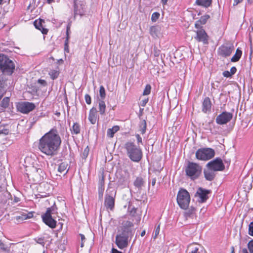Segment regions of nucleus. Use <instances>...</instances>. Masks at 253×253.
I'll list each match as a JSON object with an SVG mask.
<instances>
[{"instance_id": "680f3d73", "label": "nucleus", "mask_w": 253, "mask_h": 253, "mask_svg": "<svg viewBox=\"0 0 253 253\" xmlns=\"http://www.w3.org/2000/svg\"><path fill=\"white\" fill-rule=\"evenodd\" d=\"M236 71H237V69L234 66V67H231V68L230 69V73L232 76L236 73Z\"/></svg>"}, {"instance_id": "c85d7f7f", "label": "nucleus", "mask_w": 253, "mask_h": 253, "mask_svg": "<svg viewBox=\"0 0 253 253\" xmlns=\"http://www.w3.org/2000/svg\"><path fill=\"white\" fill-rule=\"evenodd\" d=\"M70 131L72 134L77 135L80 133L81 132V126L78 123H74L73 126L70 128Z\"/></svg>"}, {"instance_id": "b1692460", "label": "nucleus", "mask_w": 253, "mask_h": 253, "mask_svg": "<svg viewBox=\"0 0 253 253\" xmlns=\"http://www.w3.org/2000/svg\"><path fill=\"white\" fill-rule=\"evenodd\" d=\"M10 98L4 97L0 102V113L4 112L9 105Z\"/></svg>"}, {"instance_id": "bf43d9fd", "label": "nucleus", "mask_w": 253, "mask_h": 253, "mask_svg": "<svg viewBox=\"0 0 253 253\" xmlns=\"http://www.w3.org/2000/svg\"><path fill=\"white\" fill-rule=\"evenodd\" d=\"M64 51L66 52H69V42H64Z\"/></svg>"}, {"instance_id": "473e14b6", "label": "nucleus", "mask_w": 253, "mask_h": 253, "mask_svg": "<svg viewBox=\"0 0 253 253\" xmlns=\"http://www.w3.org/2000/svg\"><path fill=\"white\" fill-rule=\"evenodd\" d=\"M99 96L100 97V98L97 97V100L102 99L103 100H104V99L105 98L106 91L105 88L103 85H101L99 87Z\"/></svg>"}, {"instance_id": "e2e57ef3", "label": "nucleus", "mask_w": 253, "mask_h": 253, "mask_svg": "<svg viewBox=\"0 0 253 253\" xmlns=\"http://www.w3.org/2000/svg\"><path fill=\"white\" fill-rule=\"evenodd\" d=\"M148 102V98H146L144 100H142L141 101V105L143 107H144L146 106V105Z\"/></svg>"}, {"instance_id": "f704fd0d", "label": "nucleus", "mask_w": 253, "mask_h": 253, "mask_svg": "<svg viewBox=\"0 0 253 253\" xmlns=\"http://www.w3.org/2000/svg\"><path fill=\"white\" fill-rule=\"evenodd\" d=\"M137 208L134 207H131V205L129 203L128 208V212L129 213V215L134 217L136 213Z\"/></svg>"}, {"instance_id": "13d9d810", "label": "nucleus", "mask_w": 253, "mask_h": 253, "mask_svg": "<svg viewBox=\"0 0 253 253\" xmlns=\"http://www.w3.org/2000/svg\"><path fill=\"white\" fill-rule=\"evenodd\" d=\"M160 53V50L155 47L154 48V54L155 57H158Z\"/></svg>"}, {"instance_id": "0e129e2a", "label": "nucleus", "mask_w": 253, "mask_h": 253, "mask_svg": "<svg viewBox=\"0 0 253 253\" xmlns=\"http://www.w3.org/2000/svg\"><path fill=\"white\" fill-rule=\"evenodd\" d=\"M243 0H234L233 6H236L242 2Z\"/></svg>"}, {"instance_id": "f3484780", "label": "nucleus", "mask_w": 253, "mask_h": 253, "mask_svg": "<svg viewBox=\"0 0 253 253\" xmlns=\"http://www.w3.org/2000/svg\"><path fill=\"white\" fill-rule=\"evenodd\" d=\"M116 191H112L105 197L104 205L107 209L113 210L115 205V197Z\"/></svg>"}, {"instance_id": "4d7b16f0", "label": "nucleus", "mask_w": 253, "mask_h": 253, "mask_svg": "<svg viewBox=\"0 0 253 253\" xmlns=\"http://www.w3.org/2000/svg\"><path fill=\"white\" fill-rule=\"evenodd\" d=\"M135 137L136 138L137 142V144H139V143H142V138H141V137L140 136V135L139 134H136L135 135Z\"/></svg>"}, {"instance_id": "4c0bfd02", "label": "nucleus", "mask_w": 253, "mask_h": 253, "mask_svg": "<svg viewBox=\"0 0 253 253\" xmlns=\"http://www.w3.org/2000/svg\"><path fill=\"white\" fill-rule=\"evenodd\" d=\"M210 18V16L208 14H205V15L202 16L200 19L198 20V22H200L202 25L205 24L208 20Z\"/></svg>"}, {"instance_id": "0eeeda50", "label": "nucleus", "mask_w": 253, "mask_h": 253, "mask_svg": "<svg viewBox=\"0 0 253 253\" xmlns=\"http://www.w3.org/2000/svg\"><path fill=\"white\" fill-rule=\"evenodd\" d=\"M215 154L214 150L211 148H202L197 150L195 156L199 160L208 161L213 158Z\"/></svg>"}, {"instance_id": "c03bdc74", "label": "nucleus", "mask_w": 253, "mask_h": 253, "mask_svg": "<svg viewBox=\"0 0 253 253\" xmlns=\"http://www.w3.org/2000/svg\"><path fill=\"white\" fill-rule=\"evenodd\" d=\"M104 190V186H98V195L99 198L102 197Z\"/></svg>"}, {"instance_id": "37998d69", "label": "nucleus", "mask_w": 253, "mask_h": 253, "mask_svg": "<svg viewBox=\"0 0 253 253\" xmlns=\"http://www.w3.org/2000/svg\"><path fill=\"white\" fill-rule=\"evenodd\" d=\"M0 249L5 252H9V249L2 241L0 240Z\"/></svg>"}, {"instance_id": "aec40b11", "label": "nucleus", "mask_w": 253, "mask_h": 253, "mask_svg": "<svg viewBox=\"0 0 253 253\" xmlns=\"http://www.w3.org/2000/svg\"><path fill=\"white\" fill-rule=\"evenodd\" d=\"M45 20L39 18V19L35 20L34 22V25L37 29L41 31L43 35H46L48 32V30L45 28L44 25Z\"/></svg>"}, {"instance_id": "393cba45", "label": "nucleus", "mask_w": 253, "mask_h": 253, "mask_svg": "<svg viewBox=\"0 0 253 253\" xmlns=\"http://www.w3.org/2000/svg\"><path fill=\"white\" fill-rule=\"evenodd\" d=\"M161 28L159 26H152L150 28V34L154 38L158 37Z\"/></svg>"}, {"instance_id": "052dcab7", "label": "nucleus", "mask_w": 253, "mask_h": 253, "mask_svg": "<svg viewBox=\"0 0 253 253\" xmlns=\"http://www.w3.org/2000/svg\"><path fill=\"white\" fill-rule=\"evenodd\" d=\"M201 25H202V24H201L200 22H198V21H197L196 22L195 24V27L197 29H198V30H199V29H203L202 28V27L201 26Z\"/></svg>"}, {"instance_id": "2eb2a0df", "label": "nucleus", "mask_w": 253, "mask_h": 253, "mask_svg": "<svg viewBox=\"0 0 253 253\" xmlns=\"http://www.w3.org/2000/svg\"><path fill=\"white\" fill-rule=\"evenodd\" d=\"M85 5L84 1L79 0H74V17L79 15L83 16L85 12Z\"/></svg>"}, {"instance_id": "4468645a", "label": "nucleus", "mask_w": 253, "mask_h": 253, "mask_svg": "<svg viewBox=\"0 0 253 253\" xmlns=\"http://www.w3.org/2000/svg\"><path fill=\"white\" fill-rule=\"evenodd\" d=\"M233 118V114L224 111L218 115L215 119L216 123L220 125L226 124L230 122Z\"/></svg>"}, {"instance_id": "ea45409f", "label": "nucleus", "mask_w": 253, "mask_h": 253, "mask_svg": "<svg viewBox=\"0 0 253 253\" xmlns=\"http://www.w3.org/2000/svg\"><path fill=\"white\" fill-rule=\"evenodd\" d=\"M151 86L149 84H147L146 85L145 88L143 90V95H149L151 93Z\"/></svg>"}, {"instance_id": "9d476101", "label": "nucleus", "mask_w": 253, "mask_h": 253, "mask_svg": "<svg viewBox=\"0 0 253 253\" xmlns=\"http://www.w3.org/2000/svg\"><path fill=\"white\" fill-rule=\"evenodd\" d=\"M132 237L119 232L116 236L115 244L120 249L126 248Z\"/></svg>"}, {"instance_id": "7c9ffc66", "label": "nucleus", "mask_w": 253, "mask_h": 253, "mask_svg": "<svg viewBox=\"0 0 253 253\" xmlns=\"http://www.w3.org/2000/svg\"><path fill=\"white\" fill-rule=\"evenodd\" d=\"M242 54V51L239 48H238L236 49L235 54L231 58V61L233 62L238 61L241 58Z\"/></svg>"}, {"instance_id": "f257e3e1", "label": "nucleus", "mask_w": 253, "mask_h": 253, "mask_svg": "<svg viewBox=\"0 0 253 253\" xmlns=\"http://www.w3.org/2000/svg\"><path fill=\"white\" fill-rule=\"evenodd\" d=\"M62 140L56 129L52 128L39 140V149L46 156L53 157L57 155Z\"/></svg>"}, {"instance_id": "f03ea898", "label": "nucleus", "mask_w": 253, "mask_h": 253, "mask_svg": "<svg viewBox=\"0 0 253 253\" xmlns=\"http://www.w3.org/2000/svg\"><path fill=\"white\" fill-rule=\"evenodd\" d=\"M125 149L127 156L131 161L138 163L141 160L143 153L139 145H136L133 142L128 141L125 144Z\"/></svg>"}, {"instance_id": "6e6552de", "label": "nucleus", "mask_w": 253, "mask_h": 253, "mask_svg": "<svg viewBox=\"0 0 253 253\" xmlns=\"http://www.w3.org/2000/svg\"><path fill=\"white\" fill-rule=\"evenodd\" d=\"M12 83L11 77L0 74V101L6 92L9 90Z\"/></svg>"}, {"instance_id": "8fccbe9b", "label": "nucleus", "mask_w": 253, "mask_h": 253, "mask_svg": "<svg viewBox=\"0 0 253 253\" xmlns=\"http://www.w3.org/2000/svg\"><path fill=\"white\" fill-rule=\"evenodd\" d=\"M84 99H85V102H86V104H87L88 105L91 104V98L89 94H86L84 95Z\"/></svg>"}, {"instance_id": "3c124183", "label": "nucleus", "mask_w": 253, "mask_h": 253, "mask_svg": "<svg viewBox=\"0 0 253 253\" xmlns=\"http://www.w3.org/2000/svg\"><path fill=\"white\" fill-rule=\"evenodd\" d=\"M9 132V130L7 128H4L0 130V135L1 134H3L4 135H6L8 134Z\"/></svg>"}, {"instance_id": "774afa93", "label": "nucleus", "mask_w": 253, "mask_h": 253, "mask_svg": "<svg viewBox=\"0 0 253 253\" xmlns=\"http://www.w3.org/2000/svg\"><path fill=\"white\" fill-rule=\"evenodd\" d=\"M79 236H80L81 237V241H82V242H85V236L84 235L82 234H79Z\"/></svg>"}, {"instance_id": "79ce46f5", "label": "nucleus", "mask_w": 253, "mask_h": 253, "mask_svg": "<svg viewBox=\"0 0 253 253\" xmlns=\"http://www.w3.org/2000/svg\"><path fill=\"white\" fill-rule=\"evenodd\" d=\"M160 16V14L158 12H155L153 13H152L151 16V21L153 22H156L159 18Z\"/></svg>"}, {"instance_id": "49530a36", "label": "nucleus", "mask_w": 253, "mask_h": 253, "mask_svg": "<svg viewBox=\"0 0 253 253\" xmlns=\"http://www.w3.org/2000/svg\"><path fill=\"white\" fill-rule=\"evenodd\" d=\"M248 248L250 253H253V239L251 240L248 244Z\"/></svg>"}, {"instance_id": "338daca9", "label": "nucleus", "mask_w": 253, "mask_h": 253, "mask_svg": "<svg viewBox=\"0 0 253 253\" xmlns=\"http://www.w3.org/2000/svg\"><path fill=\"white\" fill-rule=\"evenodd\" d=\"M111 253H123L122 252L118 251L116 249L112 248Z\"/></svg>"}, {"instance_id": "20e7f679", "label": "nucleus", "mask_w": 253, "mask_h": 253, "mask_svg": "<svg viewBox=\"0 0 253 253\" xmlns=\"http://www.w3.org/2000/svg\"><path fill=\"white\" fill-rule=\"evenodd\" d=\"M57 208L54 203V204L46 209V212L42 215V221L49 227L54 229L56 227L57 221L52 217V214L57 213Z\"/></svg>"}, {"instance_id": "de8ad7c7", "label": "nucleus", "mask_w": 253, "mask_h": 253, "mask_svg": "<svg viewBox=\"0 0 253 253\" xmlns=\"http://www.w3.org/2000/svg\"><path fill=\"white\" fill-rule=\"evenodd\" d=\"M23 218L25 219H29L32 218L33 216V212H29L28 213H25L22 214Z\"/></svg>"}, {"instance_id": "cd10ccee", "label": "nucleus", "mask_w": 253, "mask_h": 253, "mask_svg": "<svg viewBox=\"0 0 253 253\" xmlns=\"http://www.w3.org/2000/svg\"><path fill=\"white\" fill-rule=\"evenodd\" d=\"M98 103V111L101 115H105L106 104L104 100L102 99L97 100Z\"/></svg>"}, {"instance_id": "c756f323", "label": "nucleus", "mask_w": 253, "mask_h": 253, "mask_svg": "<svg viewBox=\"0 0 253 253\" xmlns=\"http://www.w3.org/2000/svg\"><path fill=\"white\" fill-rule=\"evenodd\" d=\"M120 126H114L111 128H108L107 131V135L109 137H113L114 134L119 131Z\"/></svg>"}, {"instance_id": "1a4fd4ad", "label": "nucleus", "mask_w": 253, "mask_h": 253, "mask_svg": "<svg viewBox=\"0 0 253 253\" xmlns=\"http://www.w3.org/2000/svg\"><path fill=\"white\" fill-rule=\"evenodd\" d=\"M206 167L215 172L223 171L225 169V166L222 160L218 157L208 163L206 165Z\"/></svg>"}, {"instance_id": "7ed1b4c3", "label": "nucleus", "mask_w": 253, "mask_h": 253, "mask_svg": "<svg viewBox=\"0 0 253 253\" xmlns=\"http://www.w3.org/2000/svg\"><path fill=\"white\" fill-rule=\"evenodd\" d=\"M15 70V65L13 61L4 54H0V74L11 77Z\"/></svg>"}, {"instance_id": "5701e85b", "label": "nucleus", "mask_w": 253, "mask_h": 253, "mask_svg": "<svg viewBox=\"0 0 253 253\" xmlns=\"http://www.w3.org/2000/svg\"><path fill=\"white\" fill-rule=\"evenodd\" d=\"M97 110L94 107H93L89 111L88 115V120L92 125L95 124L96 121Z\"/></svg>"}, {"instance_id": "bb28decb", "label": "nucleus", "mask_w": 253, "mask_h": 253, "mask_svg": "<svg viewBox=\"0 0 253 253\" xmlns=\"http://www.w3.org/2000/svg\"><path fill=\"white\" fill-rule=\"evenodd\" d=\"M212 0H196L195 3L197 5L208 8L211 5Z\"/></svg>"}, {"instance_id": "864d4df0", "label": "nucleus", "mask_w": 253, "mask_h": 253, "mask_svg": "<svg viewBox=\"0 0 253 253\" xmlns=\"http://www.w3.org/2000/svg\"><path fill=\"white\" fill-rule=\"evenodd\" d=\"M222 75L224 77L226 78H230L232 76L231 74H230V71H224L222 73Z\"/></svg>"}, {"instance_id": "603ef678", "label": "nucleus", "mask_w": 253, "mask_h": 253, "mask_svg": "<svg viewBox=\"0 0 253 253\" xmlns=\"http://www.w3.org/2000/svg\"><path fill=\"white\" fill-rule=\"evenodd\" d=\"M44 238H39L37 239H36V241L37 243L42 245L43 247L44 246V242H43Z\"/></svg>"}, {"instance_id": "ddd939ff", "label": "nucleus", "mask_w": 253, "mask_h": 253, "mask_svg": "<svg viewBox=\"0 0 253 253\" xmlns=\"http://www.w3.org/2000/svg\"><path fill=\"white\" fill-rule=\"evenodd\" d=\"M234 49V47L232 44H222L218 48L217 53L219 55L226 58L231 55Z\"/></svg>"}, {"instance_id": "39448f33", "label": "nucleus", "mask_w": 253, "mask_h": 253, "mask_svg": "<svg viewBox=\"0 0 253 253\" xmlns=\"http://www.w3.org/2000/svg\"><path fill=\"white\" fill-rule=\"evenodd\" d=\"M202 167L198 164L189 162L185 168L186 175L191 179H197L202 173Z\"/></svg>"}, {"instance_id": "dca6fc26", "label": "nucleus", "mask_w": 253, "mask_h": 253, "mask_svg": "<svg viewBox=\"0 0 253 253\" xmlns=\"http://www.w3.org/2000/svg\"><path fill=\"white\" fill-rule=\"evenodd\" d=\"M211 193V190H208L202 187H199L195 195V197H198L199 199L198 201L200 203H205L209 199V195Z\"/></svg>"}, {"instance_id": "2f4dec72", "label": "nucleus", "mask_w": 253, "mask_h": 253, "mask_svg": "<svg viewBox=\"0 0 253 253\" xmlns=\"http://www.w3.org/2000/svg\"><path fill=\"white\" fill-rule=\"evenodd\" d=\"M199 248L196 245H189L186 251V253H199Z\"/></svg>"}, {"instance_id": "9b49d317", "label": "nucleus", "mask_w": 253, "mask_h": 253, "mask_svg": "<svg viewBox=\"0 0 253 253\" xmlns=\"http://www.w3.org/2000/svg\"><path fill=\"white\" fill-rule=\"evenodd\" d=\"M16 107L20 112L28 114L35 109L36 105L34 103L24 101L16 103Z\"/></svg>"}, {"instance_id": "69168bd1", "label": "nucleus", "mask_w": 253, "mask_h": 253, "mask_svg": "<svg viewBox=\"0 0 253 253\" xmlns=\"http://www.w3.org/2000/svg\"><path fill=\"white\" fill-rule=\"evenodd\" d=\"M70 25L69 24H68L67 28H66V35H70Z\"/></svg>"}, {"instance_id": "5fc2aeb1", "label": "nucleus", "mask_w": 253, "mask_h": 253, "mask_svg": "<svg viewBox=\"0 0 253 253\" xmlns=\"http://www.w3.org/2000/svg\"><path fill=\"white\" fill-rule=\"evenodd\" d=\"M99 185L104 186V176L103 174H102L101 178L99 179Z\"/></svg>"}, {"instance_id": "423d86ee", "label": "nucleus", "mask_w": 253, "mask_h": 253, "mask_svg": "<svg viewBox=\"0 0 253 253\" xmlns=\"http://www.w3.org/2000/svg\"><path fill=\"white\" fill-rule=\"evenodd\" d=\"M176 200L181 209H187L190 202V196L189 192L186 189L180 188L177 193Z\"/></svg>"}, {"instance_id": "412c9836", "label": "nucleus", "mask_w": 253, "mask_h": 253, "mask_svg": "<svg viewBox=\"0 0 253 253\" xmlns=\"http://www.w3.org/2000/svg\"><path fill=\"white\" fill-rule=\"evenodd\" d=\"M211 102L209 97H206L202 102V110L204 113H210L211 112Z\"/></svg>"}, {"instance_id": "e433bc0d", "label": "nucleus", "mask_w": 253, "mask_h": 253, "mask_svg": "<svg viewBox=\"0 0 253 253\" xmlns=\"http://www.w3.org/2000/svg\"><path fill=\"white\" fill-rule=\"evenodd\" d=\"M146 122L145 120H143L140 125V130L141 131V133L143 134L146 132Z\"/></svg>"}, {"instance_id": "6e6d98bb", "label": "nucleus", "mask_w": 253, "mask_h": 253, "mask_svg": "<svg viewBox=\"0 0 253 253\" xmlns=\"http://www.w3.org/2000/svg\"><path fill=\"white\" fill-rule=\"evenodd\" d=\"M38 83L43 86H45L47 85L46 82L44 80L39 79L38 80Z\"/></svg>"}, {"instance_id": "a211bd4d", "label": "nucleus", "mask_w": 253, "mask_h": 253, "mask_svg": "<svg viewBox=\"0 0 253 253\" xmlns=\"http://www.w3.org/2000/svg\"><path fill=\"white\" fill-rule=\"evenodd\" d=\"M116 177L118 186L125 185L129 177V172L127 170L118 171L116 173Z\"/></svg>"}, {"instance_id": "a878e982", "label": "nucleus", "mask_w": 253, "mask_h": 253, "mask_svg": "<svg viewBox=\"0 0 253 253\" xmlns=\"http://www.w3.org/2000/svg\"><path fill=\"white\" fill-rule=\"evenodd\" d=\"M144 183L145 181L143 178L141 176L137 177L133 182L134 186L137 188L139 190L142 189Z\"/></svg>"}, {"instance_id": "58836bf2", "label": "nucleus", "mask_w": 253, "mask_h": 253, "mask_svg": "<svg viewBox=\"0 0 253 253\" xmlns=\"http://www.w3.org/2000/svg\"><path fill=\"white\" fill-rule=\"evenodd\" d=\"M196 209L195 208L191 207L190 209L185 212V215L186 217H190L195 212Z\"/></svg>"}, {"instance_id": "4be33fe9", "label": "nucleus", "mask_w": 253, "mask_h": 253, "mask_svg": "<svg viewBox=\"0 0 253 253\" xmlns=\"http://www.w3.org/2000/svg\"><path fill=\"white\" fill-rule=\"evenodd\" d=\"M203 173L205 179L208 181H212L215 177V171L211 170V169H204Z\"/></svg>"}, {"instance_id": "6ab92c4d", "label": "nucleus", "mask_w": 253, "mask_h": 253, "mask_svg": "<svg viewBox=\"0 0 253 253\" xmlns=\"http://www.w3.org/2000/svg\"><path fill=\"white\" fill-rule=\"evenodd\" d=\"M194 39L198 42H202L204 44H208L209 36L204 29H199L196 32Z\"/></svg>"}, {"instance_id": "a19ab883", "label": "nucleus", "mask_w": 253, "mask_h": 253, "mask_svg": "<svg viewBox=\"0 0 253 253\" xmlns=\"http://www.w3.org/2000/svg\"><path fill=\"white\" fill-rule=\"evenodd\" d=\"M89 152V149L88 146H87L84 149L83 152L81 155L82 159L85 160L87 157Z\"/></svg>"}, {"instance_id": "c9c22d12", "label": "nucleus", "mask_w": 253, "mask_h": 253, "mask_svg": "<svg viewBox=\"0 0 253 253\" xmlns=\"http://www.w3.org/2000/svg\"><path fill=\"white\" fill-rule=\"evenodd\" d=\"M67 167L68 164L66 163H61L58 166V171L60 173H62L66 169Z\"/></svg>"}, {"instance_id": "a18cd8bd", "label": "nucleus", "mask_w": 253, "mask_h": 253, "mask_svg": "<svg viewBox=\"0 0 253 253\" xmlns=\"http://www.w3.org/2000/svg\"><path fill=\"white\" fill-rule=\"evenodd\" d=\"M160 224L158 225V226L155 228V229L154 230V235H153V238L154 239L157 238L158 235L159 234L160 230Z\"/></svg>"}, {"instance_id": "09e8293b", "label": "nucleus", "mask_w": 253, "mask_h": 253, "mask_svg": "<svg viewBox=\"0 0 253 253\" xmlns=\"http://www.w3.org/2000/svg\"><path fill=\"white\" fill-rule=\"evenodd\" d=\"M248 233L250 235L253 236V221L249 224Z\"/></svg>"}, {"instance_id": "f8f14e48", "label": "nucleus", "mask_w": 253, "mask_h": 253, "mask_svg": "<svg viewBox=\"0 0 253 253\" xmlns=\"http://www.w3.org/2000/svg\"><path fill=\"white\" fill-rule=\"evenodd\" d=\"M133 227L134 224L132 222L129 220L124 221L120 233L132 237L134 233Z\"/></svg>"}, {"instance_id": "72a5a7b5", "label": "nucleus", "mask_w": 253, "mask_h": 253, "mask_svg": "<svg viewBox=\"0 0 253 253\" xmlns=\"http://www.w3.org/2000/svg\"><path fill=\"white\" fill-rule=\"evenodd\" d=\"M49 75L53 80H55L59 75V71L52 70L49 72Z\"/></svg>"}]
</instances>
